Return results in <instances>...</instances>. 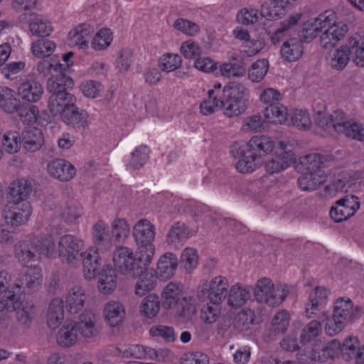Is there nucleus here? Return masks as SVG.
Wrapping results in <instances>:
<instances>
[{"instance_id":"14","label":"nucleus","mask_w":364,"mask_h":364,"mask_svg":"<svg viewBox=\"0 0 364 364\" xmlns=\"http://www.w3.org/2000/svg\"><path fill=\"white\" fill-rule=\"evenodd\" d=\"M263 16L276 19L279 17V10L274 6L269 9L268 4H262L261 11L253 8H243L237 11L236 21L243 26H254L259 23Z\"/></svg>"},{"instance_id":"24","label":"nucleus","mask_w":364,"mask_h":364,"mask_svg":"<svg viewBox=\"0 0 364 364\" xmlns=\"http://www.w3.org/2000/svg\"><path fill=\"white\" fill-rule=\"evenodd\" d=\"M82 275L86 280L95 279L100 274V257L98 251L90 247L84 251L82 258Z\"/></svg>"},{"instance_id":"41","label":"nucleus","mask_w":364,"mask_h":364,"mask_svg":"<svg viewBox=\"0 0 364 364\" xmlns=\"http://www.w3.org/2000/svg\"><path fill=\"white\" fill-rule=\"evenodd\" d=\"M341 357V342L338 340L333 339L329 341L323 349L318 350L315 346L311 353V360L323 363L329 358Z\"/></svg>"},{"instance_id":"17","label":"nucleus","mask_w":364,"mask_h":364,"mask_svg":"<svg viewBox=\"0 0 364 364\" xmlns=\"http://www.w3.org/2000/svg\"><path fill=\"white\" fill-rule=\"evenodd\" d=\"M112 261L116 269L124 274L135 276L139 267L133 250L125 246L115 249L112 255Z\"/></svg>"},{"instance_id":"11","label":"nucleus","mask_w":364,"mask_h":364,"mask_svg":"<svg viewBox=\"0 0 364 364\" xmlns=\"http://www.w3.org/2000/svg\"><path fill=\"white\" fill-rule=\"evenodd\" d=\"M73 56V51L63 54L62 56L63 63L54 60L53 58L41 60L37 65V70L43 75H50L49 77H55L60 75H68L66 73L69 72L74 65Z\"/></svg>"},{"instance_id":"49","label":"nucleus","mask_w":364,"mask_h":364,"mask_svg":"<svg viewBox=\"0 0 364 364\" xmlns=\"http://www.w3.org/2000/svg\"><path fill=\"white\" fill-rule=\"evenodd\" d=\"M263 116L266 123L283 124L287 120V108L279 103L271 105L264 109Z\"/></svg>"},{"instance_id":"32","label":"nucleus","mask_w":364,"mask_h":364,"mask_svg":"<svg viewBox=\"0 0 364 364\" xmlns=\"http://www.w3.org/2000/svg\"><path fill=\"white\" fill-rule=\"evenodd\" d=\"M302 13L301 11L294 12L289 14L287 18L281 23L280 28L277 29L271 36L270 41L272 44L277 45L282 40L291 35L294 28L301 21Z\"/></svg>"},{"instance_id":"22","label":"nucleus","mask_w":364,"mask_h":364,"mask_svg":"<svg viewBox=\"0 0 364 364\" xmlns=\"http://www.w3.org/2000/svg\"><path fill=\"white\" fill-rule=\"evenodd\" d=\"M156 235L155 225L146 218L136 221L132 228V235L136 244L154 243Z\"/></svg>"},{"instance_id":"2","label":"nucleus","mask_w":364,"mask_h":364,"mask_svg":"<svg viewBox=\"0 0 364 364\" xmlns=\"http://www.w3.org/2000/svg\"><path fill=\"white\" fill-rule=\"evenodd\" d=\"M14 254L18 261L27 269L15 282H12L10 274L6 272H0V311L4 309V303H11V299L20 294L31 292L41 283L38 257L31 251L29 244L18 242L14 247Z\"/></svg>"},{"instance_id":"51","label":"nucleus","mask_w":364,"mask_h":364,"mask_svg":"<svg viewBox=\"0 0 364 364\" xmlns=\"http://www.w3.org/2000/svg\"><path fill=\"white\" fill-rule=\"evenodd\" d=\"M55 48L56 44L53 41L44 38L34 41L31 45L33 55L42 60L49 59Z\"/></svg>"},{"instance_id":"1","label":"nucleus","mask_w":364,"mask_h":364,"mask_svg":"<svg viewBox=\"0 0 364 364\" xmlns=\"http://www.w3.org/2000/svg\"><path fill=\"white\" fill-rule=\"evenodd\" d=\"M46 87L50 94L47 109L52 117H58L63 122L74 127L84 128L88 125L87 112L77 107L76 97L67 91L74 87V80L70 76L60 75L48 77Z\"/></svg>"},{"instance_id":"37","label":"nucleus","mask_w":364,"mask_h":364,"mask_svg":"<svg viewBox=\"0 0 364 364\" xmlns=\"http://www.w3.org/2000/svg\"><path fill=\"white\" fill-rule=\"evenodd\" d=\"M182 293L183 287L180 283H168L161 291L162 306L168 310L175 308L180 301Z\"/></svg>"},{"instance_id":"57","label":"nucleus","mask_w":364,"mask_h":364,"mask_svg":"<svg viewBox=\"0 0 364 364\" xmlns=\"http://www.w3.org/2000/svg\"><path fill=\"white\" fill-rule=\"evenodd\" d=\"M219 70L221 76L228 79L242 78L247 73L242 63L225 62L220 65Z\"/></svg>"},{"instance_id":"25","label":"nucleus","mask_w":364,"mask_h":364,"mask_svg":"<svg viewBox=\"0 0 364 364\" xmlns=\"http://www.w3.org/2000/svg\"><path fill=\"white\" fill-rule=\"evenodd\" d=\"M250 153L257 154L262 159L271 154L276 147L275 141L269 136L257 135L245 143Z\"/></svg>"},{"instance_id":"9","label":"nucleus","mask_w":364,"mask_h":364,"mask_svg":"<svg viewBox=\"0 0 364 364\" xmlns=\"http://www.w3.org/2000/svg\"><path fill=\"white\" fill-rule=\"evenodd\" d=\"M347 23L338 21L337 14L331 11L323 32L319 36V41L323 48L335 47L343 41L348 33Z\"/></svg>"},{"instance_id":"16","label":"nucleus","mask_w":364,"mask_h":364,"mask_svg":"<svg viewBox=\"0 0 364 364\" xmlns=\"http://www.w3.org/2000/svg\"><path fill=\"white\" fill-rule=\"evenodd\" d=\"M95 28L89 23H80L73 26L68 32L67 41L70 46L82 51L90 49L91 37L94 34Z\"/></svg>"},{"instance_id":"6","label":"nucleus","mask_w":364,"mask_h":364,"mask_svg":"<svg viewBox=\"0 0 364 364\" xmlns=\"http://www.w3.org/2000/svg\"><path fill=\"white\" fill-rule=\"evenodd\" d=\"M289 292V287L286 284H274L269 277L257 279L252 288L255 300L270 307H276L282 304Z\"/></svg>"},{"instance_id":"50","label":"nucleus","mask_w":364,"mask_h":364,"mask_svg":"<svg viewBox=\"0 0 364 364\" xmlns=\"http://www.w3.org/2000/svg\"><path fill=\"white\" fill-rule=\"evenodd\" d=\"M113 39L114 34L109 28H100L92 35L90 48L95 51H104L112 45Z\"/></svg>"},{"instance_id":"18","label":"nucleus","mask_w":364,"mask_h":364,"mask_svg":"<svg viewBox=\"0 0 364 364\" xmlns=\"http://www.w3.org/2000/svg\"><path fill=\"white\" fill-rule=\"evenodd\" d=\"M32 213L28 202H9L4 210V217L7 224L14 226L28 222Z\"/></svg>"},{"instance_id":"34","label":"nucleus","mask_w":364,"mask_h":364,"mask_svg":"<svg viewBox=\"0 0 364 364\" xmlns=\"http://www.w3.org/2000/svg\"><path fill=\"white\" fill-rule=\"evenodd\" d=\"M87 295L85 289L79 286L70 288L65 296L63 305L70 314H77L85 306Z\"/></svg>"},{"instance_id":"36","label":"nucleus","mask_w":364,"mask_h":364,"mask_svg":"<svg viewBox=\"0 0 364 364\" xmlns=\"http://www.w3.org/2000/svg\"><path fill=\"white\" fill-rule=\"evenodd\" d=\"M350 60V50L348 46V41L345 43L336 47L327 57L329 66L333 70H343Z\"/></svg>"},{"instance_id":"20","label":"nucleus","mask_w":364,"mask_h":364,"mask_svg":"<svg viewBox=\"0 0 364 364\" xmlns=\"http://www.w3.org/2000/svg\"><path fill=\"white\" fill-rule=\"evenodd\" d=\"M363 309L354 306L351 299L348 297L338 298L334 303L333 314L347 322H353L363 315Z\"/></svg>"},{"instance_id":"40","label":"nucleus","mask_w":364,"mask_h":364,"mask_svg":"<svg viewBox=\"0 0 364 364\" xmlns=\"http://www.w3.org/2000/svg\"><path fill=\"white\" fill-rule=\"evenodd\" d=\"M45 142L42 131L36 127H30L22 133V144L24 149L35 152L41 149Z\"/></svg>"},{"instance_id":"21","label":"nucleus","mask_w":364,"mask_h":364,"mask_svg":"<svg viewBox=\"0 0 364 364\" xmlns=\"http://www.w3.org/2000/svg\"><path fill=\"white\" fill-rule=\"evenodd\" d=\"M97 323V316L90 311H84L76 321L77 329L80 336L85 340H90L100 333Z\"/></svg>"},{"instance_id":"61","label":"nucleus","mask_w":364,"mask_h":364,"mask_svg":"<svg viewBox=\"0 0 364 364\" xmlns=\"http://www.w3.org/2000/svg\"><path fill=\"white\" fill-rule=\"evenodd\" d=\"M80 90L84 97L89 99H95L102 95L104 92L103 85L94 80H86L80 85Z\"/></svg>"},{"instance_id":"3","label":"nucleus","mask_w":364,"mask_h":364,"mask_svg":"<svg viewBox=\"0 0 364 364\" xmlns=\"http://www.w3.org/2000/svg\"><path fill=\"white\" fill-rule=\"evenodd\" d=\"M29 244V249L37 257L38 262L41 257L54 259L60 257L63 262L70 266H78L83 257L84 241L72 235L60 237L57 250L53 235H43L23 241Z\"/></svg>"},{"instance_id":"38","label":"nucleus","mask_w":364,"mask_h":364,"mask_svg":"<svg viewBox=\"0 0 364 364\" xmlns=\"http://www.w3.org/2000/svg\"><path fill=\"white\" fill-rule=\"evenodd\" d=\"M64 318L63 300L57 297L53 299L49 304L46 321L48 327L50 329H56L60 326Z\"/></svg>"},{"instance_id":"59","label":"nucleus","mask_w":364,"mask_h":364,"mask_svg":"<svg viewBox=\"0 0 364 364\" xmlns=\"http://www.w3.org/2000/svg\"><path fill=\"white\" fill-rule=\"evenodd\" d=\"M180 309L178 310V316L185 321L193 319L197 313V301L193 296H186L180 301Z\"/></svg>"},{"instance_id":"4","label":"nucleus","mask_w":364,"mask_h":364,"mask_svg":"<svg viewBox=\"0 0 364 364\" xmlns=\"http://www.w3.org/2000/svg\"><path fill=\"white\" fill-rule=\"evenodd\" d=\"M327 159L318 154H311L300 159L296 168L304 173L298 179L299 187L303 191H313L316 190L326 180L324 170Z\"/></svg>"},{"instance_id":"62","label":"nucleus","mask_w":364,"mask_h":364,"mask_svg":"<svg viewBox=\"0 0 364 364\" xmlns=\"http://www.w3.org/2000/svg\"><path fill=\"white\" fill-rule=\"evenodd\" d=\"M181 55L186 60H196L201 55L203 48L200 43L193 39L183 41L179 47Z\"/></svg>"},{"instance_id":"27","label":"nucleus","mask_w":364,"mask_h":364,"mask_svg":"<svg viewBox=\"0 0 364 364\" xmlns=\"http://www.w3.org/2000/svg\"><path fill=\"white\" fill-rule=\"evenodd\" d=\"M48 174L61 181H68L76 174L75 166L64 159H55L47 165Z\"/></svg>"},{"instance_id":"31","label":"nucleus","mask_w":364,"mask_h":364,"mask_svg":"<svg viewBox=\"0 0 364 364\" xmlns=\"http://www.w3.org/2000/svg\"><path fill=\"white\" fill-rule=\"evenodd\" d=\"M56 342L62 348H70L78 342V331L75 321L67 320L59 328Z\"/></svg>"},{"instance_id":"8","label":"nucleus","mask_w":364,"mask_h":364,"mask_svg":"<svg viewBox=\"0 0 364 364\" xmlns=\"http://www.w3.org/2000/svg\"><path fill=\"white\" fill-rule=\"evenodd\" d=\"M245 142L236 141L230 149L231 156L237 160L235 168L240 173H251L257 170L263 164V160L257 154L250 153Z\"/></svg>"},{"instance_id":"54","label":"nucleus","mask_w":364,"mask_h":364,"mask_svg":"<svg viewBox=\"0 0 364 364\" xmlns=\"http://www.w3.org/2000/svg\"><path fill=\"white\" fill-rule=\"evenodd\" d=\"M1 144L6 152L16 154L19 151L22 144V138L18 132L8 130L2 136Z\"/></svg>"},{"instance_id":"56","label":"nucleus","mask_w":364,"mask_h":364,"mask_svg":"<svg viewBox=\"0 0 364 364\" xmlns=\"http://www.w3.org/2000/svg\"><path fill=\"white\" fill-rule=\"evenodd\" d=\"M222 304H213L209 301L200 310V318L205 324L211 325L220 317Z\"/></svg>"},{"instance_id":"12","label":"nucleus","mask_w":364,"mask_h":364,"mask_svg":"<svg viewBox=\"0 0 364 364\" xmlns=\"http://www.w3.org/2000/svg\"><path fill=\"white\" fill-rule=\"evenodd\" d=\"M22 294L14 296L11 302L4 303L2 312L14 311L16 317L19 323L29 325L36 316V308L34 304L29 301L22 300Z\"/></svg>"},{"instance_id":"60","label":"nucleus","mask_w":364,"mask_h":364,"mask_svg":"<svg viewBox=\"0 0 364 364\" xmlns=\"http://www.w3.org/2000/svg\"><path fill=\"white\" fill-rule=\"evenodd\" d=\"M360 347V341L357 336H348L341 343V358L346 361L353 360Z\"/></svg>"},{"instance_id":"28","label":"nucleus","mask_w":364,"mask_h":364,"mask_svg":"<svg viewBox=\"0 0 364 364\" xmlns=\"http://www.w3.org/2000/svg\"><path fill=\"white\" fill-rule=\"evenodd\" d=\"M117 287V276L109 265H104L97 276V289L102 295L112 294Z\"/></svg>"},{"instance_id":"13","label":"nucleus","mask_w":364,"mask_h":364,"mask_svg":"<svg viewBox=\"0 0 364 364\" xmlns=\"http://www.w3.org/2000/svg\"><path fill=\"white\" fill-rule=\"evenodd\" d=\"M331 11L330 10L325 11L317 16H311L304 21L299 31L301 38L304 41L309 43L318 36H320L326 28Z\"/></svg>"},{"instance_id":"30","label":"nucleus","mask_w":364,"mask_h":364,"mask_svg":"<svg viewBox=\"0 0 364 364\" xmlns=\"http://www.w3.org/2000/svg\"><path fill=\"white\" fill-rule=\"evenodd\" d=\"M177 267V257L171 252H166L158 259L154 273L159 279L168 280L175 274Z\"/></svg>"},{"instance_id":"39","label":"nucleus","mask_w":364,"mask_h":364,"mask_svg":"<svg viewBox=\"0 0 364 364\" xmlns=\"http://www.w3.org/2000/svg\"><path fill=\"white\" fill-rule=\"evenodd\" d=\"M227 304L231 308H240L245 305L250 298V289L240 284L230 287L227 294Z\"/></svg>"},{"instance_id":"5","label":"nucleus","mask_w":364,"mask_h":364,"mask_svg":"<svg viewBox=\"0 0 364 364\" xmlns=\"http://www.w3.org/2000/svg\"><path fill=\"white\" fill-rule=\"evenodd\" d=\"M222 96V109L226 117H237L248 107L249 90L241 82H230L225 85Z\"/></svg>"},{"instance_id":"35","label":"nucleus","mask_w":364,"mask_h":364,"mask_svg":"<svg viewBox=\"0 0 364 364\" xmlns=\"http://www.w3.org/2000/svg\"><path fill=\"white\" fill-rule=\"evenodd\" d=\"M304 48L301 41L296 38H289L284 41L280 48L282 58L288 62L299 60L303 55Z\"/></svg>"},{"instance_id":"63","label":"nucleus","mask_w":364,"mask_h":364,"mask_svg":"<svg viewBox=\"0 0 364 364\" xmlns=\"http://www.w3.org/2000/svg\"><path fill=\"white\" fill-rule=\"evenodd\" d=\"M149 350V347L139 344H132L121 346L119 348V353L124 358L141 360L148 358Z\"/></svg>"},{"instance_id":"43","label":"nucleus","mask_w":364,"mask_h":364,"mask_svg":"<svg viewBox=\"0 0 364 364\" xmlns=\"http://www.w3.org/2000/svg\"><path fill=\"white\" fill-rule=\"evenodd\" d=\"M156 279L153 269L141 271L135 285V294L137 296H144L153 290L156 285Z\"/></svg>"},{"instance_id":"64","label":"nucleus","mask_w":364,"mask_h":364,"mask_svg":"<svg viewBox=\"0 0 364 364\" xmlns=\"http://www.w3.org/2000/svg\"><path fill=\"white\" fill-rule=\"evenodd\" d=\"M290 118L292 124L301 130H307L312 125L310 114L305 109H296L293 110Z\"/></svg>"},{"instance_id":"26","label":"nucleus","mask_w":364,"mask_h":364,"mask_svg":"<svg viewBox=\"0 0 364 364\" xmlns=\"http://www.w3.org/2000/svg\"><path fill=\"white\" fill-rule=\"evenodd\" d=\"M92 237L95 250L106 252L112 247L109 225L105 221L99 220L93 225Z\"/></svg>"},{"instance_id":"45","label":"nucleus","mask_w":364,"mask_h":364,"mask_svg":"<svg viewBox=\"0 0 364 364\" xmlns=\"http://www.w3.org/2000/svg\"><path fill=\"white\" fill-rule=\"evenodd\" d=\"M18 113L21 121L25 124H37L43 127L48 124V122L40 117L39 109L36 105L18 106Z\"/></svg>"},{"instance_id":"47","label":"nucleus","mask_w":364,"mask_h":364,"mask_svg":"<svg viewBox=\"0 0 364 364\" xmlns=\"http://www.w3.org/2000/svg\"><path fill=\"white\" fill-rule=\"evenodd\" d=\"M161 309V302L156 294H149L141 301L139 311L140 314L147 319H154Z\"/></svg>"},{"instance_id":"55","label":"nucleus","mask_w":364,"mask_h":364,"mask_svg":"<svg viewBox=\"0 0 364 364\" xmlns=\"http://www.w3.org/2000/svg\"><path fill=\"white\" fill-rule=\"evenodd\" d=\"M269 67V62L267 59H259L255 61L248 68V79L253 83L260 82L266 76Z\"/></svg>"},{"instance_id":"53","label":"nucleus","mask_w":364,"mask_h":364,"mask_svg":"<svg viewBox=\"0 0 364 364\" xmlns=\"http://www.w3.org/2000/svg\"><path fill=\"white\" fill-rule=\"evenodd\" d=\"M181 55L175 53H164L158 60V66L161 71L171 73L178 70L182 65Z\"/></svg>"},{"instance_id":"19","label":"nucleus","mask_w":364,"mask_h":364,"mask_svg":"<svg viewBox=\"0 0 364 364\" xmlns=\"http://www.w3.org/2000/svg\"><path fill=\"white\" fill-rule=\"evenodd\" d=\"M17 94L21 100L34 104L42 99L44 89L38 81L34 79H26L19 84Z\"/></svg>"},{"instance_id":"33","label":"nucleus","mask_w":364,"mask_h":364,"mask_svg":"<svg viewBox=\"0 0 364 364\" xmlns=\"http://www.w3.org/2000/svg\"><path fill=\"white\" fill-rule=\"evenodd\" d=\"M28 26L29 31L36 37L46 38L53 31L52 22L48 18L36 13L29 15Z\"/></svg>"},{"instance_id":"48","label":"nucleus","mask_w":364,"mask_h":364,"mask_svg":"<svg viewBox=\"0 0 364 364\" xmlns=\"http://www.w3.org/2000/svg\"><path fill=\"white\" fill-rule=\"evenodd\" d=\"M9 189L13 202H28L26 200L31 192V184L26 178H17L11 183Z\"/></svg>"},{"instance_id":"23","label":"nucleus","mask_w":364,"mask_h":364,"mask_svg":"<svg viewBox=\"0 0 364 364\" xmlns=\"http://www.w3.org/2000/svg\"><path fill=\"white\" fill-rule=\"evenodd\" d=\"M102 313L106 323L112 328L122 324L126 316L124 305L115 300L107 301L103 306Z\"/></svg>"},{"instance_id":"42","label":"nucleus","mask_w":364,"mask_h":364,"mask_svg":"<svg viewBox=\"0 0 364 364\" xmlns=\"http://www.w3.org/2000/svg\"><path fill=\"white\" fill-rule=\"evenodd\" d=\"M320 318L323 323L325 333L331 337L336 336L343 332L348 323L334 314H328L326 311L321 313Z\"/></svg>"},{"instance_id":"15","label":"nucleus","mask_w":364,"mask_h":364,"mask_svg":"<svg viewBox=\"0 0 364 364\" xmlns=\"http://www.w3.org/2000/svg\"><path fill=\"white\" fill-rule=\"evenodd\" d=\"M360 203L358 197L346 196L339 200L331 207V218L336 223H341L353 216L360 209Z\"/></svg>"},{"instance_id":"10","label":"nucleus","mask_w":364,"mask_h":364,"mask_svg":"<svg viewBox=\"0 0 364 364\" xmlns=\"http://www.w3.org/2000/svg\"><path fill=\"white\" fill-rule=\"evenodd\" d=\"M228 288V278L218 275L198 287L197 297L202 300L206 296L210 302L222 304L227 296Z\"/></svg>"},{"instance_id":"44","label":"nucleus","mask_w":364,"mask_h":364,"mask_svg":"<svg viewBox=\"0 0 364 364\" xmlns=\"http://www.w3.org/2000/svg\"><path fill=\"white\" fill-rule=\"evenodd\" d=\"M190 236V231L186 225L181 222L173 224L166 235V240L168 246L178 248Z\"/></svg>"},{"instance_id":"58","label":"nucleus","mask_w":364,"mask_h":364,"mask_svg":"<svg viewBox=\"0 0 364 364\" xmlns=\"http://www.w3.org/2000/svg\"><path fill=\"white\" fill-rule=\"evenodd\" d=\"M222 99L213 95V91H208L207 97L200 103L199 112L203 116H209L222 109Z\"/></svg>"},{"instance_id":"29","label":"nucleus","mask_w":364,"mask_h":364,"mask_svg":"<svg viewBox=\"0 0 364 364\" xmlns=\"http://www.w3.org/2000/svg\"><path fill=\"white\" fill-rule=\"evenodd\" d=\"M329 294V289L324 287L314 288L309 294V302L306 307V316L311 318L322 309L327 304Z\"/></svg>"},{"instance_id":"46","label":"nucleus","mask_w":364,"mask_h":364,"mask_svg":"<svg viewBox=\"0 0 364 364\" xmlns=\"http://www.w3.org/2000/svg\"><path fill=\"white\" fill-rule=\"evenodd\" d=\"M20 102L16 92L6 86H0V109L7 114H14L18 110Z\"/></svg>"},{"instance_id":"52","label":"nucleus","mask_w":364,"mask_h":364,"mask_svg":"<svg viewBox=\"0 0 364 364\" xmlns=\"http://www.w3.org/2000/svg\"><path fill=\"white\" fill-rule=\"evenodd\" d=\"M347 41L353 63L358 67H364V41L357 35L350 36Z\"/></svg>"},{"instance_id":"7","label":"nucleus","mask_w":364,"mask_h":364,"mask_svg":"<svg viewBox=\"0 0 364 364\" xmlns=\"http://www.w3.org/2000/svg\"><path fill=\"white\" fill-rule=\"evenodd\" d=\"M296 144L289 139H284L279 144L280 153H277L264 164V169L269 174L278 173L286 170L296 161L295 147Z\"/></svg>"}]
</instances>
